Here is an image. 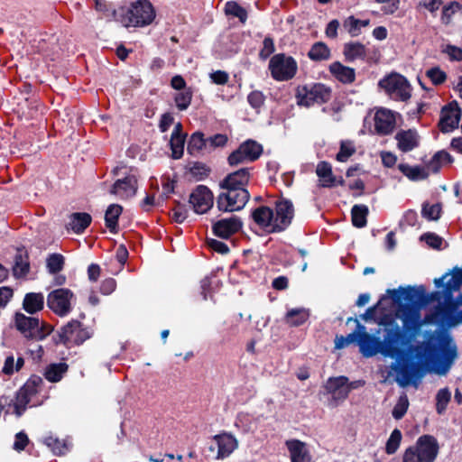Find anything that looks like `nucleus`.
Here are the masks:
<instances>
[{"mask_svg":"<svg viewBox=\"0 0 462 462\" xmlns=\"http://www.w3.org/2000/svg\"><path fill=\"white\" fill-rule=\"evenodd\" d=\"M404 335L409 340V345H426L427 349L421 356L409 355L407 352L395 356L400 359V362L393 363L391 367L395 372V381L401 387L411 384L418 387L424 374L423 364L430 365L431 370L439 375L448 374L457 356L456 344L448 333L438 334L434 338V346H431L430 342L413 344L412 337L407 336L405 333Z\"/></svg>","mask_w":462,"mask_h":462,"instance_id":"nucleus-1","label":"nucleus"},{"mask_svg":"<svg viewBox=\"0 0 462 462\" xmlns=\"http://www.w3.org/2000/svg\"><path fill=\"white\" fill-rule=\"evenodd\" d=\"M408 341L404 332L397 325L386 328L383 339L380 340V338L368 334L365 328L357 323L356 329L353 333L346 337H336L335 346L337 349H341L353 342H356L361 354L365 357H372L379 353L389 357L402 356L405 352L416 356H421L425 354L426 345L411 346L408 344Z\"/></svg>","mask_w":462,"mask_h":462,"instance_id":"nucleus-2","label":"nucleus"},{"mask_svg":"<svg viewBox=\"0 0 462 462\" xmlns=\"http://www.w3.org/2000/svg\"><path fill=\"white\" fill-rule=\"evenodd\" d=\"M462 269L457 270L446 282L442 291H434L430 300L438 305L432 313L435 320L443 326H455L459 322L457 310L462 305Z\"/></svg>","mask_w":462,"mask_h":462,"instance_id":"nucleus-3","label":"nucleus"},{"mask_svg":"<svg viewBox=\"0 0 462 462\" xmlns=\"http://www.w3.org/2000/svg\"><path fill=\"white\" fill-rule=\"evenodd\" d=\"M439 451L437 439L431 435H422L413 446L405 449L402 462H434Z\"/></svg>","mask_w":462,"mask_h":462,"instance_id":"nucleus-4","label":"nucleus"},{"mask_svg":"<svg viewBox=\"0 0 462 462\" xmlns=\"http://www.w3.org/2000/svg\"><path fill=\"white\" fill-rule=\"evenodd\" d=\"M121 23L125 26L143 27L150 24L155 18V11L147 0H139L130 8L121 9Z\"/></svg>","mask_w":462,"mask_h":462,"instance_id":"nucleus-5","label":"nucleus"},{"mask_svg":"<svg viewBox=\"0 0 462 462\" xmlns=\"http://www.w3.org/2000/svg\"><path fill=\"white\" fill-rule=\"evenodd\" d=\"M330 97V88L321 83L300 86L296 90L297 104L307 107L327 103Z\"/></svg>","mask_w":462,"mask_h":462,"instance_id":"nucleus-6","label":"nucleus"},{"mask_svg":"<svg viewBox=\"0 0 462 462\" xmlns=\"http://www.w3.org/2000/svg\"><path fill=\"white\" fill-rule=\"evenodd\" d=\"M379 87L393 100L406 101L411 96L409 81L401 74L392 73L379 80Z\"/></svg>","mask_w":462,"mask_h":462,"instance_id":"nucleus-7","label":"nucleus"},{"mask_svg":"<svg viewBox=\"0 0 462 462\" xmlns=\"http://www.w3.org/2000/svg\"><path fill=\"white\" fill-rule=\"evenodd\" d=\"M14 326L25 337L42 340L51 331V327L40 323L39 319L27 317L17 312L14 315Z\"/></svg>","mask_w":462,"mask_h":462,"instance_id":"nucleus-8","label":"nucleus"},{"mask_svg":"<svg viewBox=\"0 0 462 462\" xmlns=\"http://www.w3.org/2000/svg\"><path fill=\"white\" fill-rule=\"evenodd\" d=\"M268 68L273 79L287 81L296 75L298 64L291 56L278 53L271 58Z\"/></svg>","mask_w":462,"mask_h":462,"instance_id":"nucleus-9","label":"nucleus"},{"mask_svg":"<svg viewBox=\"0 0 462 462\" xmlns=\"http://www.w3.org/2000/svg\"><path fill=\"white\" fill-rule=\"evenodd\" d=\"M217 199L218 210L224 212L238 211L245 208L250 199L247 189H224Z\"/></svg>","mask_w":462,"mask_h":462,"instance_id":"nucleus-10","label":"nucleus"},{"mask_svg":"<svg viewBox=\"0 0 462 462\" xmlns=\"http://www.w3.org/2000/svg\"><path fill=\"white\" fill-rule=\"evenodd\" d=\"M93 331L78 320H71L60 328V340L68 347L83 344L90 338Z\"/></svg>","mask_w":462,"mask_h":462,"instance_id":"nucleus-11","label":"nucleus"},{"mask_svg":"<svg viewBox=\"0 0 462 462\" xmlns=\"http://www.w3.org/2000/svg\"><path fill=\"white\" fill-rule=\"evenodd\" d=\"M73 299L74 295L70 290L57 289L49 293L47 305L54 313L64 317L70 312Z\"/></svg>","mask_w":462,"mask_h":462,"instance_id":"nucleus-12","label":"nucleus"},{"mask_svg":"<svg viewBox=\"0 0 462 462\" xmlns=\"http://www.w3.org/2000/svg\"><path fill=\"white\" fill-rule=\"evenodd\" d=\"M325 391L330 395L328 406L335 408L348 397V387L346 376L329 377L325 385Z\"/></svg>","mask_w":462,"mask_h":462,"instance_id":"nucleus-13","label":"nucleus"},{"mask_svg":"<svg viewBox=\"0 0 462 462\" xmlns=\"http://www.w3.org/2000/svg\"><path fill=\"white\" fill-rule=\"evenodd\" d=\"M189 203L195 213L205 214L213 207L214 195L207 186L199 185L190 193Z\"/></svg>","mask_w":462,"mask_h":462,"instance_id":"nucleus-14","label":"nucleus"},{"mask_svg":"<svg viewBox=\"0 0 462 462\" xmlns=\"http://www.w3.org/2000/svg\"><path fill=\"white\" fill-rule=\"evenodd\" d=\"M294 217V206L287 199H281L275 202L273 211L274 230L276 233L284 231L291 224Z\"/></svg>","mask_w":462,"mask_h":462,"instance_id":"nucleus-15","label":"nucleus"},{"mask_svg":"<svg viewBox=\"0 0 462 462\" xmlns=\"http://www.w3.org/2000/svg\"><path fill=\"white\" fill-rule=\"evenodd\" d=\"M42 381L41 378L36 377L29 380L17 393L15 401L14 402V413L20 417L27 406L31 403L32 398L36 395V385Z\"/></svg>","mask_w":462,"mask_h":462,"instance_id":"nucleus-16","label":"nucleus"},{"mask_svg":"<svg viewBox=\"0 0 462 462\" xmlns=\"http://www.w3.org/2000/svg\"><path fill=\"white\" fill-rule=\"evenodd\" d=\"M461 109L457 102L449 103L441 109L439 126L441 132L449 133L458 126Z\"/></svg>","mask_w":462,"mask_h":462,"instance_id":"nucleus-17","label":"nucleus"},{"mask_svg":"<svg viewBox=\"0 0 462 462\" xmlns=\"http://www.w3.org/2000/svg\"><path fill=\"white\" fill-rule=\"evenodd\" d=\"M243 223L239 217L233 216L222 218L213 224V233L215 236L227 239L242 228Z\"/></svg>","mask_w":462,"mask_h":462,"instance_id":"nucleus-18","label":"nucleus"},{"mask_svg":"<svg viewBox=\"0 0 462 462\" xmlns=\"http://www.w3.org/2000/svg\"><path fill=\"white\" fill-rule=\"evenodd\" d=\"M251 178V169L242 168L227 174L220 182L221 189H246Z\"/></svg>","mask_w":462,"mask_h":462,"instance_id":"nucleus-19","label":"nucleus"},{"mask_svg":"<svg viewBox=\"0 0 462 462\" xmlns=\"http://www.w3.org/2000/svg\"><path fill=\"white\" fill-rule=\"evenodd\" d=\"M137 190V178L134 174H129L123 179L117 180L112 189L111 193L116 195L122 199L132 198Z\"/></svg>","mask_w":462,"mask_h":462,"instance_id":"nucleus-20","label":"nucleus"},{"mask_svg":"<svg viewBox=\"0 0 462 462\" xmlns=\"http://www.w3.org/2000/svg\"><path fill=\"white\" fill-rule=\"evenodd\" d=\"M254 222L268 233H276L274 230L273 210L266 206H261L252 211Z\"/></svg>","mask_w":462,"mask_h":462,"instance_id":"nucleus-21","label":"nucleus"},{"mask_svg":"<svg viewBox=\"0 0 462 462\" xmlns=\"http://www.w3.org/2000/svg\"><path fill=\"white\" fill-rule=\"evenodd\" d=\"M213 439L217 446V459L228 457L238 447L237 439L230 433H221L215 435Z\"/></svg>","mask_w":462,"mask_h":462,"instance_id":"nucleus-22","label":"nucleus"},{"mask_svg":"<svg viewBox=\"0 0 462 462\" xmlns=\"http://www.w3.org/2000/svg\"><path fill=\"white\" fill-rule=\"evenodd\" d=\"M395 126V117L392 111L381 108L374 115V129L377 134L386 135L391 134Z\"/></svg>","mask_w":462,"mask_h":462,"instance_id":"nucleus-23","label":"nucleus"},{"mask_svg":"<svg viewBox=\"0 0 462 462\" xmlns=\"http://www.w3.org/2000/svg\"><path fill=\"white\" fill-rule=\"evenodd\" d=\"M395 140L398 149L402 152H411L420 144V136L413 129L399 131L395 135Z\"/></svg>","mask_w":462,"mask_h":462,"instance_id":"nucleus-24","label":"nucleus"},{"mask_svg":"<svg viewBox=\"0 0 462 462\" xmlns=\"http://www.w3.org/2000/svg\"><path fill=\"white\" fill-rule=\"evenodd\" d=\"M397 316L402 320L404 328L418 327L420 324V312L417 306H401Z\"/></svg>","mask_w":462,"mask_h":462,"instance_id":"nucleus-25","label":"nucleus"},{"mask_svg":"<svg viewBox=\"0 0 462 462\" xmlns=\"http://www.w3.org/2000/svg\"><path fill=\"white\" fill-rule=\"evenodd\" d=\"M291 462H310L311 457L305 443L291 439L286 441Z\"/></svg>","mask_w":462,"mask_h":462,"instance_id":"nucleus-26","label":"nucleus"},{"mask_svg":"<svg viewBox=\"0 0 462 462\" xmlns=\"http://www.w3.org/2000/svg\"><path fill=\"white\" fill-rule=\"evenodd\" d=\"M328 69L331 75L343 84H350L356 79L355 69L339 61L331 63Z\"/></svg>","mask_w":462,"mask_h":462,"instance_id":"nucleus-27","label":"nucleus"},{"mask_svg":"<svg viewBox=\"0 0 462 462\" xmlns=\"http://www.w3.org/2000/svg\"><path fill=\"white\" fill-rule=\"evenodd\" d=\"M366 47L359 42H349L343 46V55L347 62L356 60H364L366 58Z\"/></svg>","mask_w":462,"mask_h":462,"instance_id":"nucleus-28","label":"nucleus"},{"mask_svg":"<svg viewBox=\"0 0 462 462\" xmlns=\"http://www.w3.org/2000/svg\"><path fill=\"white\" fill-rule=\"evenodd\" d=\"M316 174L319 177L320 186L331 188L336 184V177L332 172L331 165L327 162H320L316 168Z\"/></svg>","mask_w":462,"mask_h":462,"instance_id":"nucleus-29","label":"nucleus"},{"mask_svg":"<svg viewBox=\"0 0 462 462\" xmlns=\"http://www.w3.org/2000/svg\"><path fill=\"white\" fill-rule=\"evenodd\" d=\"M44 296L41 292H29L25 294L23 301V310L30 314H34L43 309Z\"/></svg>","mask_w":462,"mask_h":462,"instance_id":"nucleus-30","label":"nucleus"},{"mask_svg":"<svg viewBox=\"0 0 462 462\" xmlns=\"http://www.w3.org/2000/svg\"><path fill=\"white\" fill-rule=\"evenodd\" d=\"M92 217L85 212L73 213L69 217V226L76 234H81L90 225Z\"/></svg>","mask_w":462,"mask_h":462,"instance_id":"nucleus-31","label":"nucleus"},{"mask_svg":"<svg viewBox=\"0 0 462 462\" xmlns=\"http://www.w3.org/2000/svg\"><path fill=\"white\" fill-rule=\"evenodd\" d=\"M370 24L369 19H357L354 15H350L346 17L343 21L344 29L350 34L352 37H357L362 32V28L367 27Z\"/></svg>","mask_w":462,"mask_h":462,"instance_id":"nucleus-32","label":"nucleus"},{"mask_svg":"<svg viewBox=\"0 0 462 462\" xmlns=\"http://www.w3.org/2000/svg\"><path fill=\"white\" fill-rule=\"evenodd\" d=\"M308 57L312 61H325L331 58L329 47L323 42H317L310 47Z\"/></svg>","mask_w":462,"mask_h":462,"instance_id":"nucleus-33","label":"nucleus"},{"mask_svg":"<svg viewBox=\"0 0 462 462\" xmlns=\"http://www.w3.org/2000/svg\"><path fill=\"white\" fill-rule=\"evenodd\" d=\"M399 171L412 181L422 180L428 177V172L421 166H411L407 163H400Z\"/></svg>","mask_w":462,"mask_h":462,"instance_id":"nucleus-34","label":"nucleus"},{"mask_svg":"<svg viewBox=\"0 0 462 462\" xmlns=\"http://www.w3.org/2000/svg\"><path fill=\"white\" fill-rule=\"evenodd\" d=\"M310 317V312L304 308L291 309L287 311L285 322L291 327L304 324Z\"/></svg>","mask_w":462,"mask_h":462,"instance_id":"nucleus-35","label":"nucleus"},{"mask_svg":"<svg viewBox=\"0 0 462 462\" xmlns=\"http://www.w3.org/2000/svg\"><path fill=\"white\" fill-rule=\"evenodd\" d=\"M368 207L363 204L354 205L351 209L352 224L354 226L362 228L366 226Z\"/></svg>","mask_w":462,"mask_h":462,"instance_id":"nucleus-36","label":"nucleus"},{"mask_svg":"<svg viewBox=\"0 0 462 462\" xmlns=\"http://www.w3.org/2000/svg\"><path fill=\"white\" fill-rule=\"evenodd\" d=\"M67 371L68 365L66 363L51 364L46 367L44 376L48 381L57 383L62 379Z\"/></svg>","mask_w":462,"mask_h":462,"instance_id":"nucleus-37","label":"nucleus"},{"mask_svg":"<svg viewBox=\"0 0 462 462\" xmlns=\"http://www.w3.org/2000/svg\"><path fill=\"white\" fill-rule=\"evenodd\" d=\"M123 208L117 204L110 205L105 214L106 226L111 233H116L118 217Z\"/></svg>","mask_w":462,"mask_h":462,"instance_id":"nucleus-38","label":"nucleus"},{"mask_svg":"<svg viewBox=\"0 0 462 462\" xmlns=\"http://www.w3.org/2000/svg\"><path fill=\"white\" fill-rule=\"evenodd\" d=\"M208 145L207 139L204 138V134L200 132H196L191 134L187 146L188 152L192 155H198L204 148Z\"/></svg>","mask_w":462,"mask_h":462,"instance_id":"nucleus-39","label":"nucleus"},{"mask_svg":"<svg viewBox=\"0 0 462 462\" xmlns=\"http://www.w3.org/2000/svg\"><path fill=\"white\" fill-rule=\"evenodd\" d=\"M240 147L242 148V152L245 153V157H247V160L250 162L257 160L263 152V146L251 139L241 143Z\"/></svg>","mask_w":462,"mask_h":462,"instance_id":"nucleus-40","label":"nucleus"},{"mask_svg":"<svg viewBox=\"0 0 462 462\" xmlns=\"http://www.w3.org/2000/svg\"><path fill=\"white\" fill-rule=\"evenodd\" d=\"M193 90L191 88L178 91L173 96L175 105L180 111H185L189 108L191 104Z\"/></svg>","mask_w":462,"mask_h":462,"instance_id":"nucleus-41","label":"nucleus"},{"mask_svg":"<svg viewBox=\"0 0 462 462\" xmlns=\"http://www.w3.org/2000/svg\"><path fill=\"white\" fill-rule=\"evenodd\" d=\"M452 162L453 158L448 152L439 151L433 156V158L430 162L429 168L432 171L438 172L442 166L448 165Z\"/></svg>","mask_w":462,"mask_h":462,"instance_id":"nucleus-42","label":"nucleus"},{"mask_svg":"<svg viewBox=\"0 0 462 462\" xmlns=\"http://www.w3.org/2000/svg\"><path fill=\"white\" fill-rule=\"evenodd\" d=\"M44 443L48 446L53 454L61 456L69 450L70 444L67 440H60L57 438L48 437L44 439Z\"/></svg>","mask_w":462,"mask_h":462,"instance_id":"nucleus-43","label":"nucleus"},{"mask_svg":"<svg viewBox=\"0 0 462 462\" xmlns=\"http://www.w3.org/2000/svg\"><path fill=\"white\" fill-rule=\"evenodd\" d=\"M451 400V392L448 387L442 388L438 391L436 394V411L437 413L443 414Z\"/></svg>","mask_w":462,"mask_h":462,"instance_id":"nucleus-44","label":"nucleus"},{"mask_svg":"<svg viewBox=\"0 0 462 462\" xmlns=\"http://www.w3.org/2000/svg\"><path fill=\"white\" fill-rule=\"evenodd\" d=\"M225 12L227 15L238 18L242 23H245L247 20L246 10L235 1H228L226 4Z\"/></svg>","mask_w":462,"mask_h":462,"instance_id":"nucleus-45","label":"nucleus"},{"mask_svg":"<svg viewBox=\"0 0 462 462\" xmlns=\"http://www.w3.org/2000/svg\"><path fill=\"white\" fill-rule=\"evenodd\" d=\"M410 402L408 396L405 393H402L398 400L396 404L394 405L392 415L395 420H401L404 417L406 414L408 408H409Z\"/></svg>","mask_w":462,"mask_h":462,"instance_id":"nucleus-46","label":"nucleus"},{"mask_svg":"<svg viewBox=\"0 0 462 462\" xmlns=\"http://www.w3.org/2000/svg\"><path fill=\"white\" fill-rule=\"evenodd\" d=\"M186 135H174L171 136L170 146L172 152L173 159H180L184 152Z\"/></svg>","mask_w":462,"mask_h":462,"instance_id":"nucleus-47","label":"nucleus"},{"mask_svg":"<svg viewBox=\"0 0 462 462\" xmlns=\"http://www.w3.org/2000/svg\"><path fill=\"white\" fill-rule=\"evenodd\" d=\"M440 213H441L440 204L437 203V204L430 205L428 202H425L422 204L421 216L424 218H426L430 221L438 220L440 217Z\"/></svg>","mask_w":462,"mask_h":462,"instance_id":"nucleus-48","label":"nucleus"},{"mask_svg":"<svg viewBox=\"0 0 462 462\" xmlns=\"http://www.w3.org/2000/svg\"><path fill=\"white\" fill-rule=\"evenodd\" d=\"M29 263L26 259H24L22 255V254L19 252L15 255L14 259V265L13 267L14 275L15 277H23L25 276L29 272Z\"/></svg>","mask_w":462,"mask_h":462,"instance_id":"nucleus-49","label":"nucleus"},{"mask_svg":"<svg viewBox=\"0 0 462 462\" xmlns=\"http://www.w3.org/2000/svg\"><path fill=\"white\" fill-rule=\"evenodd\" d=\"M402 438V432L400 430L394 429L392 431V433L386 442V446H385V452L388 455H393L397 451V449L400 447Z\"/></svg>","mask_w":462,"mask_h":462,"instance_id":"nucleus-50","label":"nucleus"},{"mask_svg":"<svg viewBox=\"0 0 462 462\" xmlns=\"http://www.w3.org/2000/svg\"><path fill=\"white\" fill-rule=\"evenodd\" d=\"M356 152V147L351 141H342L340 143L339 152L337 154V160L341 162H346L350 156Z\"/></svg>","mask_w":462,"mask_h":462,"instance_id":"nucleus-51","label":"nucleus"},{"mask_svg":"<svg viewBox=\"0 0 462 462\" xmlns=\"http://www.w3.org/2000/svg\"><path fill=\"white\" fill-rule=\"evenodd\" d=\"M64 257L59 254H52L47 258V269L49 273L56 274L62 270Z\"/></svg>","mask_w":462,"mask_h":462,"instance_id":"nucleus-52","label":"nucleus"},{"mask_svg":"<svg viewBox=\"0 0 462 462\" xmlns=\"http://www.w3.org/2000/svg\"><path fill=\"white\" fill-rule=\"evenodd\" d=\"M425 75L436 86L442 84L447 79L446 73L439 67L430 68Z\"/></svg>","mask_w":462,"mask_h":462,"instance_id":"nucleus-53","label":"nucleus"},{"mask_svg":"<svg viewBox=\"0 0 462 462\" xmlns=\"http://www.w3.org/2000/svg\"><path fill=\"white\" fill-rule=\"evenodd\" d=\"M235 425L242 431L248 432L252 430V418L249 414L241 412L236 416Z\"/></svg>","mask_w":462,"mask_h":462,"instance_id":"nucleus-54","label":"nucleus"},{"mask_svg":"<svg viewBox=\"0 0 462 462\" xmlns=\"http://www.w3.org/2000/svg\"><path fill=\"white\" fill-rule=\"evenodd\" d=\"M189 215L188 209L185 208V206L180 205V203L177 204L172 209L171 213V218L177 222V223H183Z\"/></svg>","mask_w":462,"mask_h":462,"instance_id":"nucleus-55","label":"nucleus"},{"mask_svg":"<svg viewBox=\"0 0 462 462\" xmlns=\"http://www.w3.org/2000/svg\"><path fill=\"white\" fill-rule=\"evenodd\" d=\"M421 240L434 249H440L443 244V239L434 233H427L421 236Z\"/></svg>","mask_w":462,"mask_h":462,"instance_id":"nucleus-56","label":"nucleus"},{"mask_svg":"<svg viewBox=\"0 0 462 462\" xmlns=\"http://www.w3.org/2000/svg\"><path fill=\"white\" fill-rule=\"evenodd\" d=\"M461 9V5L457 2H451L448 5L443 7L442 10V21L448 23L452 15Z\"/></svg>","mask_w":462,"mask_h":462,"instance_id":"nucleus-57","label":"nucleus"},{"mask_svg":"<svg viewBox=\"0 0 462 462\" xmlns=\"http://www.w3.org/2000/svg\"><path fill=\"white\" fill-rule=\"evenodd\" d=\"M274 42L270 37H265L263 42V48L260 51L259 56L263 60H266L274 52Z\"/></svg>","mask_w":462,"mask_h":462,"instance_id":"nucleus-58","label":"nucleus"},{"mask_svg":"<svg viewBox=\"0 0 462 462\" xmlns=\"http://www.w3.org/2000/svg\"><path fill=\"white\" fill-rule=\"evenodd\" d=\"M247 101L253 108L258 109L263 105L264 96L261 91H252L247 97Z\"/></svg>","mask_w":462,"mask_h":462,"instance_id":"nucleus-59","label":"nucleus"},{"mask_svg":"<svg viewBox=\"0 0 462 462\" xmlns=\"http://www.w3.org/2000/svg\"><path fill=\"white\" fill-rule=\"evenodd\" d=\"M227 160L228 163L232 166L250 162L242 152V148L240 146L228 156Z\"/></svg>","mask_w":462,"mask_h":462,"instance_id":"nucleus-60","label":"nucleus"},{"mask_svg":"<svg viewBox=\"0 0 462 462\" xmlns=\"http://www.w3.org/2000/svg\"><path fill=\"white\" fill-rule=\"evenodd\" d=\"M418 222V214L415 210L409 209L404 214L400 222L401 226H414Z\"/></svg>","mask_w":462,"mask_h":462,"instance_id":"nucleus-61","label":"nucleus"},{"mask_svg":"<svg viewBox=\"0 0 462 462\" xmlns=\"http://www.w3.org/2000/svg\"><path fill=\"white\" fill-rule=\"evenodd\" d=\"M28 442L29 439L27 435L24 432L21 431L15 435V439L13 448L14 450L20 452L25 448Z\"/></svg>","mask_w":462,"mask_h":462,"instance_id":"nucleus-62","label":"nucleus"},{"mask_svg":"<svg viewBox=\"0 0 462 462\" xmlns=\"http://www.w3.org/2000/svg\"><path fill=\"white\" fill-rule=\"evenodd\" d=\"M210 79L213 83L217 85H225L227 83L229 76L226 71L217 70L209 75Z\"/></svg>","mask_w":462,"mask_h":462,"instance_id":"nucleus-63","label":"nucleus"},{"mask_svg":"<svg viewBox=\"0 0 462 462\" xmlns=\"http://www.w3.org/2000/svg\"><path fill=\"white\" fill-rule=\"evenodd\" d=\"M445 53L448 56L449 60L459 61L462 60V50L454 45H447Z\"/></svg>","mask_w":462,"mask_h":462,"instance_id":"nucleus-64","label":"nucleus"}]
</instances>
